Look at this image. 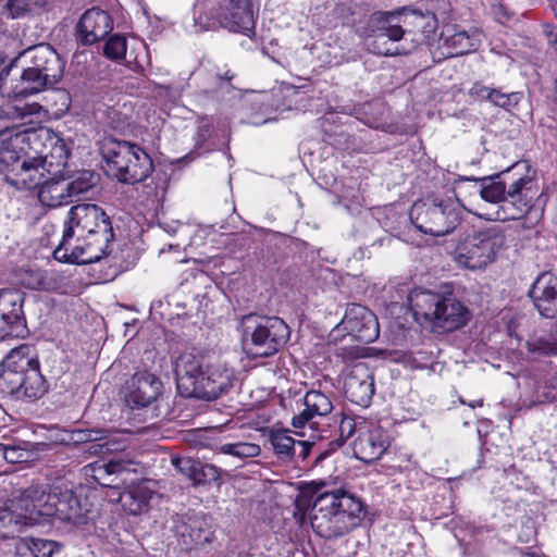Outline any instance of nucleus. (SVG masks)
<instances>
[{
    "label": "nucleus",
    "mask_w": 557,
    "mask_h": 557,
    "mask_svg": "<svg viewBox=\"0 0 557 557\" xmlns=\"http://www.w3.org/2000/svg\"><path fill=\"white\" fill-rule=\"evenodd\" d=\"M113 240L112 222L104 210L95 203H79L70 209L53 256L62 262H98L112 251Z\"/></svg>",
    "instance_id": "1"
},
{
    "label": "nucleus",
    "mask_w": 557,
    "mask_h": 557,
    "mask_svg": "<svg viewBox=\"0 0 557 557\" xmlns=\"http://www.w3.org/2000/svg\"><path fill=\"white\" fill-rule=\"evenodd\" d=\"M176 385L183 397L214 400L233 386L234 373L222 366H211L203 356L183 352L175 360Z\"/></svg>",
    "instance_id": "2"
},
{
    "label": "nucleus",
    "mask_w": 557,
    "mask_h": 557,
    "mask_svg": "<svg viewBox=\"0 0 557 557\" xmlns=\"http://www.w3.org/2000/svg\"><path fill=\"white\" fill-rule=\"evenodd\" d=\"M475 182L480 184L479 193L482 199L498 205L494 216L490 218L496 221L522 218L531 209L536 194L532 175L515 177L510 170Z\"/></svg>",
    "instance_id": "3"
},
{
    "label": "nucleus",
    "mask_w": 557,
    "mask_h": 557,
    "mask_svg": "<svg viewBox=\"0 0 557 557\" xmlns=\"http://www.w3.org/2000/svg\"><path fill=\"white\" fill-rule=\"evenodd\" d=\"M364 515L360 498L338 488L319 494L313 504L311 525L324 539H336L352 530Z\"/></svg>",
    "instance_id": "4"
},
{
    "label": "nucleus",
    "mask_w": 557,
    "mask_h": 557,
    "mask_svg": "<svg viewBox=\"0 0 557 557\" xmlns=\"http://www.w3.org/2000/svg\"><path fill=\"white\" fill-rule=\"evenodd\" d=\"M0 387L16 399L36 400L48 391L30 345L13 348L1 363Z\"/></svg>",
    "instance_id": "5"
},
{
    "label": "nucleus",
    "mask_w": 557,
    "mask_h": 557,
    "mask_svg": "<svg viewBox=\"0 0 557 557\" xmlns=\"http://www.w3.org/2000/svg\"><path fill=\"white\" fill-rule=\"evenodd\" d=\"M408 301L417 321L429 322L434 330L451 332L470 319L468 308L453 296L424 289H413Z\"/></svg>",
    "instance_id": "6"
},
{
    "label": "nucleus",
    "mask_w": 557,
    "mask_h": 557,
    "mask_svg": "<svg viewBox=\"0 0 557 557\" xmlns=\"http://www.w3.org/2000/svg\"><path fill=\"white\" fill-rule=\"evenodd\" d=\"M238 330L244 348L253 357L275 355L290 337V330L283 319L257 313L242 315Z\"/></svg>",
    "instance_id": "7"
},
{
    "label": "nucleus",
    "mask_w": 557,
    "mask_h": 557,
    "mask_svg": "<svg viewBox=\"0 0 557 557\" xmlns=\"http://www.w3.org/2000/svg\"><path fill=\"white\" fill-rule=\"evenodd\" d=\"M27 53L30 55L29 65L12 86L15 97L25 98L54 86L64 72V61L50 45L35 46Z\"/></svg>",
    "instance_id": "8"
},
{
    "label": "nucleus",
    "mask_w": 557,
    "mask_h": 557,
    "mask_svg": "<svg viewBox=\"0 0 557 557\" xmlns=\"http://www.w3.org/2000/svg\"><path fill=\"white\" fill-rule=\"evenodd\" d=\"M413 225L432 236H445L461 222L462 208L451 197H428L416 201L410 209Z\"/></svg>",
    "instance_id": "9"
},
{
    "label": "nucleus",
    "mask_w": 557,
    "mask_h": 557,
    "mask_svg": "<svg viewBox=\"0 0 557 557\" xmlns=\"http://www.w3.org/2000/svg\"><path fill=\"white\" fill-rule=\"evenodd\" d=\"M504 239L502 232L495 227L468 234L457 243L451 252L453 260L462 269L483 270L495 261Z\"/></svg>",
    "instance_id": "10"
},
{
    "label": "nucleus",
    "mask_w": 557,
    "mask_h": 557,
    "mask_svg": "<svg viewBox=\"0 0 557 557\" xmlns=\"http://www.w3.org/2000/svg\"><path fill=\"white\" fill-rule=\"evenodd\" d=\"M404 15L399 12H375L369 20L372 34L367 37L368 50L380 55H399L410 51L403 27Z\"/></svg>",
    "instance_id": "11"
},
{
    "label": "nucleus",
    "mask_w": 557,
    "mask_h": 557,
    "mask_svg": "<svg viewBox=\"0 0 557 557\" xmlns=\"http://www.w3.org/2000/svg\"><path fill=\"white\" fill-rule=\"evenodd\" d=\"M211 15L231 32L249 36L255 28L252 4L249 0H216Z\"/></svg>",
    "instance_id": "12"
},
{
    "label": "nucleus",
    "mask_w": 557,
    "mask_h": 557,
    "mask_svg": "<svg viewBox=\"0 0 557 557\" xmlns=\"http://www.w3.org/2000/svg\"><path fill=\"white\" fill-rule=\"evenodd\" d=\"M24 294L18 289L0 290V338L23 337L26 320L23 312Z\"/></svg>",
    "instance_id": "13"
},
{
    "label": "nucleus",
    "mask_w": 557,
    "mask_h": 557,
    "mask_svg": "<svg viewBox=\"0 0 557 557\" xmlns=\"http://www.w3.org/2000/svg\"><path fill=\"white\" fill-rule=\"evenodd\" d=\"M173 531L182 549L191 550L210 543L213 532L207 519L200 515L176 516Z\"/></svg>",
    "instance_id": "14"
},
{
    "label": "nucleus",
    "mask_w": 557,
    "mask_h": 557,
    "mask_svg": "<svg viewBox=\"0 0 557 557\" xmlns=\"http://www.w3.org/2000/svg\"><path fill=\"white\" fill-rule=\"evenodd\" d=\"M54 486L49 490L44 485H30L12 499V505L20 509L24 517H29V525L39 523L41 517H51Z\"/></svg>",
    "instance_id": "15"
},
{
    "label": "nucleus",
    "mask_w": 557,
    "mask_h": 557,
    "mask_svg": "<svg viewBox=\"0 0 557 557\" xmlns=\"http://www.w3.org/2000/svg\"><path fill=\"white\" fill-rule=\"evenodd\" d=\"M389 445L388 434L375 423L361 421L352 443L355 456L363 462L379 460Z\"/></svg>",
    "instance_id": "16"
},
{
    "label": "nucleus",
    "mask_w": 557,
    "mask_h": 557,
    "mask_svg": "<svg viewBox=\"0 0 557 557\" xmlns=\"http://www.w3.org/2000/svg\"><path fill=\"white\" fill-rule=\"evenodd\" d=\"M342 325L355 339L364 344L374 342L380 335L375 314L358 304L347 307Z\"/></svg>",
    "instance_id": "17"
},
{
    "label": "nucleus",
    "mask_w": 557,
    "mask_h": 557,
    "mask_svg": "<svg viewBox=\"0 0 557 557\" xmlns=\"http://www.w3.org/2000/svg\"><path fill=\"white\" fill-rule=\"evenodd\" d=\"M345 396L354 404L368 407L374 394V379L364 362L350 367L344 380Z\"/></svg>",
    "instance_id": "18"
},
{
    "label": "nucleus",
    "mask_w": 557,
    "mask_h": 557,
    "mask_svg": "<svg viewBox=\"0 0 557 557\" xmlns=\"http://www.w3.org/2000/svg\"><path fill=\"white\" fill-rule=\"evenodd\" d=\"M37 139L44 146L37 159L49 175L57 176L67 164L69 150L65 143L48 128L40 129Z\"/></svg>",
    "instance_id": "19"
},
{
    "label": "nucleus",
    "mask_w": 557,
    "mask_h": 557,
    "mask_svg": "<svg viewBox=\"0 0 557 557\" xmlns=\"http://www.w3.org/2000/svg\"><path fill=\"white\" fill-rule=\"evenodd\" d=\"M113 29V21L108 12L99 8L86 10L76 24V38L84 45H94Z\"/></svg>",
    "instance_id": "20"
},
{
    "label": "nucleus",
    "mask_w": 557,
    "mask_h": 557,
    "mask_svg": "<svg viewBox=\"0 0 557 557\" xmlns=\"http://www.w3.org/2000/svg\"><path fill=\"white\" fill-rule=\"evenodd\" d=\"M54 495L51 517L74 525L86 523L90 511L86 499L83 502L72 490L60 486H54Z\"/></svg>",
    "instance_id": "21"
},
{
    "label": "nucleus",
    "mask_w": 557,
    "mask_h": 557,
    "mask_svg": "<svg viewBox=\"0 0 557 557\" xmlns=\"http://www.w3.org/2000/svg\"><path fill=\"white\" fill-rule=\"evenodd\" d=\"M333 410V403L327 395L321 391H308L302 397V409L292 418V425L295 429H302L310 425L312 429L315 417H326Z\"/></svg>",
    "instance_id": "22"
},
{
    "label": "nucleus",
    "mask_w": 557,
    "mask_h": 557,
    "mask_svg": "<svg viewBox=\"0 0 557 557\" xmlns=\"http://www.w3.org/2000/svg\"><path fill=\"white\" fill-rule=\"evenodd\" d=\"M161 386L154 374L138 372L127 385L126 401L133 407H147L157 399Z\"/></svg>",
    "instance_id": "23"
},
{
    "label": "nucleus",
    "mask_w": 557,
    "mask_h": 557,
    "mask_svg": "<svg viewBox=\"0 0 557 557\" xmlns=\"http://www.w3.org/2000/svg\"><path fill=\"white\" fill-rule=\"evenodd\" d=\"M46 170L37 158L22 159L4 174L5 182L16 189L39 188L45 178Z\"/></svg>",
    "instance_id": "24"
},
{
    "label": "nucleus",
    "mask_w": 557,
    "mask_h": 557,
    "mask_svg": "<svg viewBox=\"0 0 557 557\" xmlns=\"http://www.w3.org/2000/svg\"><path fill=\"white\" fill-rule=\"evenodd\" d=\"M529 294L543 317L554 315L557 310V278L552 273L539 275Z\"/></svg>",
    "instance_id": "25"
},
{
    "label": "nucleus",
    "mask_w": 557,
    "mask_h": 557,
    "mask_svg": "<svg viewBox=\"0 0 557 557\" xmlns=\"http://www.w3.org/2000/svg\"><path fill=\"white\" fill-rule=\"evenodd\" d=\"M141 147L137 144L120 140L114 137L106 138L101 146V154L106 161L108 171L115 177L117 172L122 169L129 158H134L135 150Z\"/></svg>",
    "instance_id": "26"
},
{
    "label": "nucleus",
    "mask_w": 557,
    "mask_h": 557,
    "mask_svg": "<svg viewBox=\"0 0 557 557\" xmlns=\"http://www.w3.org/2000/svg\"><path fill=\"white\" fill-rule=\"evenodd\" d=\"M25 133L5 128L0 131V171L4 174L22 160Z\"/></svg>",
    "instance_id": "27"
},
{
    "label": "nucleus",
    "mask_w": 557,
    "mask_h": 557,
    "mask_svg": "<svg viewBox=\"0 0 557 557\" xmlns=\"http://www.w3.org/2000/svg\"><path fill=\"white\" fill-rule=\"evenodd\" d=\"M134 158L122 166L115 178L124 184H136L146 180L153 171L150 156L143 149H136Z\"/></svg>",
    "instance_id": "28"
},
{
    "label": "nucleus",
    "mask_w": 557,
    "mask_h": 557,
    "mask_svg": "<svg viewBox=\"0 0 557 557\" xmlns=\"http://www.w3.org/2000/svg\"><path fill=\"white\" fill-rule=\"evenodd\" d=\"M39 201L49 208H57L70 203L72 200L67 193L65 178L50 177L44 180L38 190Z\"/></svg>",
    "instance_id": "29"
},
{
    "label": "nucleus",
    "mask_w": 557,
    "mask_h": 557,
    "mask_svg": "<svg viewBox=\"0 0 557 557\" xmlns=\"http://www.w3.org/2000/svg\"><path fill=\"white\" fill-rule=\"evenodd\" d=\"M32 518L24 517L22 511L12 505V499L5 507L0 508V539H13L26 527Z\"/></svg>",
    "instance_id": "30"
},
{
    "label": "nucleus",
    "mask_w": 557,
    "mask_h": 557,
    "mask_svg": "<svg viewBox=\"0 0 557 557\" xmlns=\"http://www.w3.org/2000/svg\"><path fill=\"white\" fill-rule=\"evenodd\" d=\"M132 462L122 458H112L108 462L95 461L85 467L86 473L91 475L94 480L102 486H111L113 480L110 478L114 474L129 470Z\"/></svg>",
    "instance_id": "31"
},
{
    "label": "nucleus",
    "mask_w": 557,
    "mask_h": 557,
    "mask_svg": "<svg viewBox=\"0 0 557 557\" xmlns=\"http://www.w3.org/2000/svg\"><path fill=\"white\" fill-rule=\"evenodd\" d=\"M153 494L147 485L136 484L121 494L120 502L125 511L141 515L148 510Z\"/></svg>",
    "instance_id": "32"
},
{
    "label": "nucleus",
    "mask_w": 557,
    "mask_h": 557,
    "mask_svg": "<svg viewBox=\"0 0 557 557\" xmlns=\"http://www.w3.org/2000/svg\"><path fill=\"white\" fill-rule=\"evenodd\" d=\"M527 349L530 354L536 356L557 355V321L550 324L547 332L528 341Z\"/></svg>",
    "instance_id": "33"
},
{
    "label": "nucleus",
    "mask_w": 557,
    "mask_h": 557,
    "mask_svg": "<svg viewBox=\"0 0 557 557\" xmlns=\"http://www.w3.org/2000/svg\"><path fill=\"white\" fill-rule=\"evenodd\" d=\"M269 440L278 459L288 461L296 455V441L288 430H272Z\"/></svg>",
    "instance_id": "34"
},
{
    "label": "nucleus",
    "mask_w": 557,
    "mask_h": 557,
    "mask_svg": "<svg viewBox=\"0 0 557 557\" xmlns=\"http://www.w3.org/2000/svg\"><path fill=\"white\" fill-rule=\"evenodd\" d=\"M98 181V175L91 171H81L70 180H65V185L71 200L81 194L91 189Z\"/></svg>",
    "instance_id": "35"
},
{
    "label": "nucleus",
    "mask_w": 557,
    "mask_h": 557,
    "mask_svg": "<svg viewBox=\"0 0 557 557\" xmlns=\"http://www.w3.org/2000/svg\"><path fill=\"white\" fill-rule=\"evenodd\" d=\"M443 45L446 46L449 55H462L471 51L474 44L467 32H456L451 35L442 37Z\"/></svg>",
    "instance_id": "36"
},
{
    "label": "nucleus",
    "mask_w": 557,
    "mask_h": 557,
    "mask_svg": "<svg viewBox=\"0 0 557 557\" xmlns=\"http://www.w3.org/2000/svg\"><path fill=\"white\" fill-rule=\"evenodd\" d=\"M218 451L225 455H231L238 459H246L257 457L261 453L258 444L248 442H236L223 444L218 448Z\"/></svg>",
    "instance_id": "37"
},
{
    "label": "nucleus",
    "mask_w": 557,
    "mask_h": 557,
    "mask_svg": "<svg viewBox=\"0 0 557 557\" xmlns=\"http://www.w3.org/2000/svg\"><path fill=\"white\" fill-rule=\"evenodd\" d=\"M3 449L0 450V455L10 462V463H18L26 462L29 458V453L26 448L27 443L21 442L17 444L13 443H2Z\"/></svg>",
    "instance_id": "38"
},
{
    "label": "nucleus",
    "mask_w": 557,
    "mask_h": 557,
    "mask_svg": "<svg viewBox=\"0 0 557 557\" xmlns=\"http://www.w3.org/2000/svg\"><path fill=\"white\" fill-rule=\"evenodd\" d=\"M126 49V38L122 35L115 34L104 44L103 53L111 60H121L125 57Z\"/></svg>",
    "instance_id": "39"
},
{
    "label": "nucleus",
    "mask_w": 557,
    "mask_h": 557,
    "mask_svg": "<svg viewBox=\"0 0 557 557\" xmlns=\"http://www.w3.org/2000/svg\"><path fill=\"white\" fill-rule=\"evenodd\" d=\"M195 476V485H205L219 482L221 479V470L214 465L203 463L199 461Z\"/></svg>",
    "instance_id": "40"
},
{
    "label": "nucleus",
    "mask_w": 557,
    "mask_h": 557,
    "mask_svg": "<svg viewBox=\"0 0 557 557\" xmlns=\"http://www.w3.org/2000/svg\"><path fill=\"white\" fill-rule=\"evenodd\" d=\"M487 101L499 108L508 109L519 102V95L517 92L505 94L499 89L491 87Z\"/></svg>",
    "instance_id": "41"
},
{
    "label": "nucleus",
    "mask_w": 557,
    "mask_h": 557,
    "mask_svg": "<svg viewBox=\"0 0 557 557\" xmlns=\"http://www.w3.org/2000/svg\"><path fill=\"white\" fill-rule=\"evenodd\" d=\"M32 543L29 549L33 557H52L54 553L60 552V545L54 541L37 539Z\"/></svg>",
    "instance_id": "42"
},
{
    "label": "nucleus",
    "mask_w": 557,
    "mask_h": 557,
    "mask_svg": "<svg viewBox=\"0 0 557 557\" xmlns=\"http://www.w3.org/2000/svg\"><path fill=\"white\" fill-rule=\"evenodd\" d=\"M199 460L189 457H173L172 465L193 482L195 481Z\"/></svg>",
    "instance_id": "43"
},
{
    "label": "nucleus",
    "mask_w": 557,
    "mask_h": 557,
    "mask_svg": "<svg viewBox=\"0 0 557 557\" xmlns=\"http://www.w3.org/2000/svg\"><path fill=\"white\" fill-rule=\"evenodd\" d=\"M23 283L32 289H45L46 277L41 271H27Z\"/></svg>",
    "instance_id": "44"
},
{
    "label": "nucleus",
    "mask_w": 557,
    "mask_h": 557,
    "mask_svg": "<svg viewBox=\"0 0 557 557\" xmlns=\"http://www.w3.org/2000/svg\"><path fill=\"white\" fill-rule=\"evenodd\" d=\"M213 133V123L209 117H201L197 128V145H203Z\"/></svg>",
    "instance_id": "45"
},
{
    "label": "nucleus",
    "mask_w": 557,
    "mask_h": 557,
    "mask_svg": "<svg viewBox=\"0 0 557 557\" xmlns=\"http://www.w3.org/2000/svg\"><path fill=\"white\" fill-rule=\"evenodd\" d=\"M2 112L10 119H23L26 115L32 114V111L27 106H18L11 101L7 102L2 107Z\"/></svg>",
    "instance_id": "46"
},
{
    "label": "nucleus",
    "mask_w": 557,
    "mask_h": 557,
    "mask_svg": "<svg viewBox=\"0 0 557 557\" xmlns=\"http://www.w3.org/2000/svg\"><path fill=\"white\" fill-rule=\"evenodd\" d=\"M362 419L356 420L351 417H344L339 423L342 436L350 437L354 433L358 434V429Z\"/></svg>",
    "instance_id": "47"
},
{
    "label": "nucleus",
    "mask_w": 557,
    "mask_h": 557,
    "mask_svg": "<svg viewBox=\"0 0 557 557\" xmlns=\"http://www.w3.org/2000/svg\"><path fill=\"white\" fill-rule=\"evenodd\" d=\"M490 90H491V87L476 82L470 88L469 95L474 100H479V101L488 100Z\"/></svg>",
    "instance_id": "48"
},
{
    "label": "nucleus",
    "mask_w": 557,
    "mask_h": 557,
    "mask_svg": "<svg viewBox=\"0 0 557 557\" xmlns=\"http://www.w3.org/2000/svg\"><path fill=\"white\" fill-rule=\"evenodd\" d=\"M107 431L103 430H85L77 432V440L84 442H95L106 438Z\"/></svg>",
    "instance_id": "49"
},
{
    "label": "nucleus",
    "mask_w": 557,
    "mask_h": 557,
    "mask_svg": "<svg viewBox=\"0 0 557 557\" xmlns=\"http://www.w3.org/2000/svg\"><path fill=\"white\" fill-rule=\"evenodd\" d=\"M492 14L495 20L504 24L510 18V13L503 3H495L492 5Z\"/></svg>",
    "instance_id": "50"
},
{
    "label": "nucleus",
    "mask_w": 557,
    "mask_h": 557,
    "mask_svg": "<svg viewBox=\"0 0 557 557\" xmlns=\"http://www.w3.org/2000/svg\"><path fill=\"white\" fill-rule=\"evenodd\" d=\"M537 400L540 403H552L557 400V389L555 387H544L543 391H537Z\"/></svg>",
    "instance_id": "51"
},
{
    "label": "nucleus",
    "mask_w": 557,
    "mask_h": 557,
    "mask_svg": "<svg viewBox=\"0 0 557 557\" xmlns=\"http://www.w3.org/2000/svg\"><path fill=\"white\" fill-rule=\"evenodd\" d=\"M11 69L12 64L5 65L0 70V91L1 94H7L8 96H13L14 98H16L12 92V88L8 90V88L5 87L7 78L10 75Z\"/></svg>",
    "instance_id": "52"
},
{
    "label": "nucleus",
    "mask_w": 557,
    "mask_h": 557,
    "mask_svg": "<svg viewBox=\"0 0 557 557\" xmlns=\"http://www.w3.org/2000/svg\"><path fill=\"white\" fill-rule=\"evenodd\" d=\"M311 447L312 443L309 441H296V454L302 460L309 456Z\"/></svg>",
    "instance_id": "53"
},
{
    "label": "nucleus",
    "mask_w": 557,
    "mask_h": 557,
    "mask_svg": "<svg viewBox=\"0 0 557 557\" xmlns=\"http://www.w3.org/2000/svg\"><path fill=\"white\" fill-rule=\"evenodd\" d=\"M509 170L511 171V174H515V177H520V176L530 174L534 178V173H531L530 166L527 162H517Z\"/></svg>",
    "instance_id": "54"
},
{
    "label": "nucleus",
    "mask_w": 557,
    "mask_h": 557,
    "mask_svg": "<svg viewBox=\"0 0 557 557\" xmlns=\"http://www.w3.org/2000/svg\"><path fill=\"white\" fill-rule=\"evenodd\" d=\"M218 77L221 79V81H225L227 83H230L233 77H234V74L231 73L230 70H226L223 74L222 73H218Z\"/></svg>",
    "instance_id": "55"
},
{
    "label": "nucleus",
    "mask_w": 557,
    "mask_h": 557,
    "mask_svg": "<svg viewBox=\"0 0 557 557\" xmlns=\"http://www.w3.org/2000/svg\"><path fill=\"white\" fill-rule=\"evenodd\" d=\"M549 39V44L552 45L555 53L557 54V34H553L552 32L547 35Z\"/></svg>",
    "instance_id": "56"
},
{
    "label": "nucleus",
    "mask_w": 557,
    "mask_h": 557,
    "mask_svg": "<svg viewBox=\"0 0 557 557\" xmlns=\"http://www.w3.org/2000/svg\"><path fill=\"white\" fill-rule=\"evenodd\" d=\"M483 405L482 400L472 401L469 404L470 407L474 408L476 406L481 407Z\"/></svg>",
    "instance_id": "57"
},
{
    "label": "nucleus",
    "mask_w": 557,
    "mask_h": 557,
    "mask_svg": "<svg viewBox=\"0 0 557 557\" xmlns=\"http://www.w3.org/2000/svg\"><path fill=\"white\" fill-rule=\"evenodd\" d=\"M1 449H3V445H2V443L0 442V450H1Z\"/></svg>",
    "instance_id": "58"
}]
</instances>
